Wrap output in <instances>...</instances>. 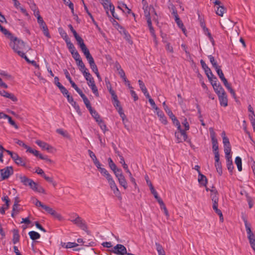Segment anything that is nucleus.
<instances>
[{
  "instance_id": "1",
  "label": "nucleus",
  "mask_w": 255,
  "mask_h": 255,
  "mask_svg": "<svg viewBox=\"0 0 255 255\" xmlns=\"http://www.w3.org/2000/svg\"><path fill=\"white\" fill-rule=\"evenodd\" d=\"M6 38L10 40L9 43L10 47L21 58L25 55L24 51L27 52L31 49L30 47L26 45V43L23 40L14 37L12 33H11V36L8 35Z\"/></svg>"
},
{
  "instance_id": "45",
  "label": "nucleus",
  "mask_w": 255,
  "mask_h": 255,
  "mask_svg": "<svg viewBox=\"0 0 255 255\" xmlns=\"http://www.w3.org/2000/svg\"><path fill=\"white\" fill-rule=\"evenodd\" d=\"M0 31L6 37L8 35L11 36V32L7 29H6L5 27H3L0 24Z\"/></svg>"
},
{
  "instance_id": "29",
  "label": "nucleus",
  "mask_w": 255,
  "mask_h": 255,
  "mask_svg": "<svg viewBox=\"0 0 255 255\" xmlns=\"http://www.w3.org/2000/svg\"><path fill=\"white\" fill-rule=\"evenodd\" d=\"M73 58L75 60L76 64L78 68L80 69V55L78 51H76L74 52L71 53Z\"/></svg>"
},
{
  "instance_id": "53",
  "label": "nucleus",
  "mask_w": 255,
  "mask_h": 255,
  "mask_svg": "<svg viewBox=\"0 0 255 255\" xmlns=\"http://www.w3.org/2000/svg\"><path fill=\"white\" fill-rule=\"evenodd\" d=\"M22 58L24 59L27 63L31 64L33 66H35V67H39V65L36 63L35 61L30 60L26 55L22 57Z\"/></svg>"
},
{
  "instance_id": "50",
  "label": "nucleus",
  "mask_w": 255,
  "mask_h": 255,
  "mask_svg": "<svg viewBox=\"0 0 255 255\" xmlns=\"http://www.w3.org/2000/svg\"><path fill=\"white\" fill-rule=\"evenodd\" d=\"M43 177L48 182L52 184L54 186L56 185V183L53 180V177L47 176L46 174L43 175Z\"/></svg>"
},
{
  "instance_id": "3",
  "label": "nucleus",
  "mask_w": 255,
  "mask_h": 255,
  "mask_svg": "<svg viewBox=\"0 0 255 255\" xmlns=\"http://www.w3.org/2000/svg\"><path fill=\"white\" fill-rule=\"evenodd\" d=\"M37 22L39 25L40 28L42 30L44 35L47 37H50L48 27L42 17L39 14H38L37 16Z\"/></svg>"
},
{
  "instance_id": "57",
  "label": "nucleus",
  "mask_w": 255,
  "mask_h": 255,
  "mask_svg": "<svg viewBox=\"0 0 255 255\" xmlns=\"http://www.w3.org/2000/svg\"><path fill=\"white\" fill-rule=\"evenodd\" d=\"M0 75L4 77L7 80H11L12 79V76L5 71H1L0 72Z\"/></svg>"
},
{
  "instance_id": "28",
  "label": "nucleus",
  "mask_w": 255,
  "mask_h": 255,
  "mask_svg": "<svg viewBox=\"0 0 255 255\" xmlns=\"http://www.w3.org/2000/svg\"><path fill=\"white\" fill-rule=\"evenodd\" d=\"M58 31L60 36L63 38L65 41H68L70 39L67 33L62 27L58 28Z\"/></svg>"
},
{
  "instance_id": "8",
  "label": "nucleus",
  "mask_w": 255,
  "mask_h": 255,
  "mask_svg": "<svg viewBox=\"0 0 255 255\" xmlns=\"http://www.w3.org/2000/svg\"><path fill=\"white\" fill-rule=\"evenodd\" d=\"M242 219L245 223L247 233L248 235V238H250L251 237L255 236L254 234L252 232L251 230V225L248 222L247 218L245 216H243Z\"/></svg>"
},
{
  "instance_id": "7",
  "label": "nucleus",
  "mask_w": 255,
  "mask_h": 255,
  "mask_svg": "<svg viewBox=\"0 0 255 255\" xmlns=\"http://www.w3.org/2000/svg\"><path fill=\"white\" fill-rule=\"evenodd\" d=\"M14 162L18 166H21L25 167L26 168L29 169L30 167L26 165L27 159L25 157H20L18 154L15 156V157L13 159Z\"/></svg>"
},
{
  "instance_id": "19",
  "label": "nucleus",
  "mask_w": 255,
  "mask_h": 255,
  "mask_svg": "<svg viewBox=\"0 0 255 255\" xmlns=\"http://www.w3.org/2000/svg\"><path fill=\"white\" fill-rule=\"evenodd\" d=\"M12 243L14 244H17L19 241L20 236L19 235V231L17 229H13L12 231Z\"/></svg>"
},
{
  "instance_id": "47",
  "label": "nucleus",
  "mask_w": 255,
  "mask_h": 255,
  "mask_svg": "<svg viewBox=\"0 0 255 255\" xmlns=\"http://www.w3.org/2000/svg\"><path fill=\"white\" fill-rule=\"evenodd\" d=\"M215 166L216 167L217 172L221 176L222 174V167L221 162L215 163Z\"/></svg>"
},
{
  "instance_id": "31",
  "label": "nucleus",
  "mask_w": 255,
  "mask_h": 255,
  "mask_svg": "<svg viewBox=\"0 0 255 255\" xmlns=\"http://www.w3.org/2000/svg\"><path fill=\"white\" fill-rule=\"evenodd\" d=\"M156 249L158 255H165V251L162 246L158 243H155Z\"/></svg>"
},
{
  "instance_id": "44",
  "label": "nucleus",
  "mask_w": 255,
  "mask_h": 255,
  "mask_svg": "<svg viewBox=\"0 0 255 255\" xmlns=\"http://www.w3.org/2000/svg\"><path fill=\"white\" fill-rule=\"evenodd\" d=\"M108 162L109 166L110 168H111V169L113 171H114V170H116V169L117 168V166L115 164V163L113 162V160L112 159V158L111 157H109L108 159Z\"/></svg>"
},
{
  "instance_id": "52",
  "label": "nucleus",
  "mask_w": 255,
  "mask_h": 255,
  "mask_svg": "<svg viewBox=\"0 0 255 255\" xmlns=\"http://www.w3.org/2000/svg\"><path fill=\"white\" fill-rule=\"evenodd\" d=\"M56 132L62 135L63 137H68V132L64 130L62 128H58L56 129Z\"/></svg>"
},
{
  "instance_id": "21",
  "label": "nucleus",
  "mask_w": 255,
  "mask_h": 255,
  "mask_svg": "<svg viewBox=\"0 0 255 255\" xmlns=\"http://www.w3.org/2000/svg\"><path fill=\"white\" fill-rule=\"evenodd\" d=\"M68 26L71 32L73 33V35L74 36L77 41V44L80 46V35L77 33V32L74 29V28H73V26L71 24H69Z\"/></svg>"
},
{
  "instance_id": "13",
  "label": "nucleus",
  "mask_w": 255,
  "mask_h": 255,
  "mask_svg": "<svg viewBox=\"0 0 255 255\" xmlns=\"http://www.w3.org/2000/svg\"><path fill=\"white\" fill-rule=\"evenodd\" d=\"M81 50L84 53L86 59L92 56L90 51L84 42L83 39L81 37Z\"/></svg>"
},
{
  "instance_id": "16",
  "label": "nucleus",
  "mask_w": 255,
  "mask_h": 255,
  "mask_svg": "<svg viewBox=\"0 0 255 255\" xmlns=\"http://www.w3.org/2000/svg\"><path fill=\"white\" fill-rule=\"evenodd\" d=\"M156 114L158 117L159 118L160 121L164 125H167L168 123V121L167 120V118L164 115L163 112L161 111L160 110H159L158 111H156Z\"/></svg>"
},
{
  "instance_id": "33",
  "label": "nucleus",
  "mask_w": 255,
  "mask_h": 255,
  "mask_svg": "<svg viewBox=\"0 0 255 255\" xmlns=\"http://www.w3.org/2000/svg\"><path fill=\"white\" fill-rule=\"evenodd\" d=\"M164 110L168 115V116L170 118L171 117H173L174 115L173 114L171 110L169 108L168 106L166 105L165 102H164L162 104Z\"/></svg>"
},
{
  "instance_id": "63",
  "label": "nucleus",
  "mask_w": 255,
  "mask_h": 255,
  "mask_svg": "<svg viewBox=\"0 0 255 255\" xmlns=\"http://www.w3.org/2000/svg\"><path fill=\"white\" fill-rule=\"evenodd\" d=\"M176 23H177L178 26L182 29V31L184 33V34L186 35V30L185 27H184V25L182 21L181 20L180 21H179V22H177Z\"/></svg>"
},
{
  "instance_id": "60",
  "label": "nucleus",
  "mask_w": 255,
  "mask_h": 255,
  "mask_svg": "<svg viewBox=\"0 0 255 255\" xmlns=\"http://www.w3.org/2000/svg\"><path fill=\"white\" fill-rule=\"evenodd\" d=\"M212 85L213 88L217 86L218 83L217 78L216 76H214L213 78L209 81Z\"/></svg>"
},
{
  "instance_id": "24",
  "label": "nucleus",
  "mask_w": 255,
  "mask_h": 255,
  "mask_svg": "<svg viewBox=\"0 0 255 255\" xmlns=\"http://www.w3.org/2000/svg\"><path fill=\"white\" fill-rule=\"evenodd\" d=\"M211 198L212 201L219 200L218 193L216 189L214 187H212L211 190Z\"/></svg>"
},
{
  "instance_id": "36",
  "label": "nucleus",
  "mask_w": 255,
  "mask_h": 255,
  "mask_svg": "<svg viewBox=\"0 0 255 255\" xmlns=\"http://www.w3.org/2000/svg\"><path fill=\"white\" fill-rule=\"evenodd\" d=\"M217 72V73L218 75L219 76V78H220L221 80L223 82H225L227 81V80L225 77L224 73L220 68V69H218L217 70H216Z\"/></svg>"
},
{
  "instance_id": "43",
  "label": "nucleus",
  "mask_w": 255,
  "mask_h": 255,
  "mask_svg": "<svg viewBox=\"0 0 255 255\" xmlns=\"http://www.w3.org/2000/svg\"><path fill=\"white\" fill-rule=\"evenodd\" d=\"M224 151L226 154V158L228 157H232L231 155H230V153L231 152V146H224Z\"/></svg>"
},
{
  "instance_id": "10",
  "label": "nucleus",
  "mask_w": 255,
  "mask_h": 255,
  "mask_svg": "<svg viewBox=\"0 0 255 255\" xmlns=\"http://www.w3.org/2000/svg\"><path fill=\"white\" fill-rule=\"evenodd\" d=\"M35 143L38 146L42 148L43 150H46L48 151L51 152V150L53 149V147L48 144L47 143L42 141L40 140H37L35 141Z\"/></svg>"
},
{
  "instance_id": "40",
  "label": "nucleus",
  "mask_w": 255,
  "mask_h": 255,
  "mask_svg": "<svg viewBox=\"0 0 255 255\" xmlns=\"http://www.w3.org/2000/svg\"><path fill=\"white\" fill-rule=\"evenodd\" d=\"M109 7H110V10L111 11V12L112 13V16L115 19L119 20L120 19L119 17H118V15L116 14L115 13V6H114V5L112 3H110Z\"/></svg>"
},
{
  "instance_id": "39",
  "label": "nucleus",
  "mask_w": 255,
  "mask_h": 255,
  "mask_svg": "<svg viewBox=\"0 0 255 255\" xmlns=\"http://www.w3.org/2000/svg\"><path fill=\"white\" fill-rule=\"evenodd\" d=\"M170 119H171L173 124L177 127V129H180V123L179 121L178 120V119L176 118V117L175 116V115L173 116V117H171Z\"/></svg>"
},
{
  "instance_id": "5",
  "label": "nucleus",
  "mask_w": 255,
  "mask_h": 255,
  "mask_svg": "<svg viewBox=\"0 0 255 255\" xmlns=\"http://www.w3.org/2000/svg\"><path fill=\"white\" fill-rule=\"evenodd\" d=\"M209 130L211 138L213 151V152H219L218 142L216 137V133L212 128H210Z\"/></svg>"
},
{
  "instance_id": "23",
  "label": "nucleus",
  "mask_w": 255,
  "mask_h": 255,
  "mask_svg": "<svg viewBox=\"0 0 255 255\" xmlns=\"http://www.w3.org/2000/svg\"><path fill=\"white\" fill-rule=\"evenodd\" d=\"M218 6L217 7L216 13L219 16H222L224 12L226 11V8L222 4H217Z\"/></svg>"
},
{
  "instance_id": "61",
  "label": "nucleus",
  "mask_w": 255,
  "mask_h": 255,
  "mask_svg": "<svg viewBox=\"0 0 255 255\" xmlns=\"http://www.w3.org/2000/svg\"><path fill=\"white\" fill-rule=\"evenodd\" d=\"M116 177H119L121 175H123L122 170L121 168H117L116 170L113 171Z\"/></svg>"
},
{
  "instance_id": "51",
  "label": "nucleus",
  "mask_w": 255,
  "mask_h": 255,
  "mask_svg": "<svg viewBox=\"0 0 255 255\" xmlns=\"http://www.w3.org/2000/svg\"><path fill=\"white\" fill-rule=\"evenodd\" d=\"M5 119H7L8 120V123L11 126H13L16 129H17L18 128V127L16 124L15 122L12 119L11 117L7 115Z\"/></svg>"
},
{
  "instance_id": "49",
  "label": "nucleus",
  "mask_w": 255,
  "mask_h": 255,
  "mask_svg": "<svg viewBox=\"0 0 255 255\" xmlns=\"http://www.w3.org/2000/svg\"><path fill=\"white\" fill-rule=\"evenodd\" d=\"M62 246L63 247H65V248H73L79 246V245L76 243L69 242L67 243L66 245L65 243H64V245H63Z\"/></svg>"
},
{
  "instance_id": "2",
  "label": "nucleus",
  "mask_w": 255,
  "mask_h": 255,
  "mask_svg": "<svg viewBox=\"0 0 255 255\" xmlns=\"http://www.w3.org/2000/svg\"><path fill=\"white\" fill-rule=\"evenodd\" d=\"M81 229L83 230L88 236V242L83 241L84 243H86L87 246H94L95 243L93 241V236L91 234L90 231L88 230V227L85 221L81 220Z\"/></svg>"
},
{
  "instance_id": "25",
  "label": "nucleus",
  "mask_w": 255,
  "mask_h": 255,
  "mask_svg": "<svg viewBox=\"0 0 255 255\" xmlns=\"http://www.w3.org/2000/svg\"><path fill=\"white\" fill-rule=\"evenodd\" d=\"M208 57L209 59L210 60V61L211 63L212 64L213 68L215 69L216 70H217L218 69H220L221 68V66H219L217 63V61L215 60L214 57L210 55H208Z\"/></svg>"
},
{
  "instance_id": "34",
  "label": "nucleus",
  "mask_w": 255,
  "mask_h": 255,
  "mask_svg": "<svg viewBox=\"0 0 255 255\" xmlns=\"http://www.w3.org/2000/svg\"><path fill=\"white\" fill-rule=\"evenodd\" d=\"M19 178L21 183L23 184V185L27 186L28 183L29 182V180L30 178H28L26 176L20 175L19 176Z\"/></svg>"
},
{
  "instance_id": "64",
  "label": "nucleus",
  "mask_w": 255,
  "mask_h": 255,
  "mask_svg": "<svg viewBox=\"0 0 255 255\" xmlns=\"http://www.w3.org/2000/svg\"><path fill=\"white\" fill-rule=\"evenodd\" d=\"M60 92L62 93V94L65 96L69 94L68 91L66 89V88L64 87L63 85L60 86V88H59Z\"/></svg>"
},
{
  "instance_id": "54",
  "label": "nucleus",
  "mask_w": 255,
  "mask_h": 255,
  "mask_svg": "<svg viewBox=\"0 0 255 255\" xmlns=\"http://www.w3.org/2000/svg\"><path fill=\"white\" fill-rule=\"evenodd\" d=\"M108 83H109V84L110 85V86H109L107 85V88H108V90H109V93L111 94V96H112V98H116V96H117V95H116V94L115 92V91L112 89V87H111V86L110 83V82H108Z\"/></svg>"
},
{
  "instance_id": "38",
  "label": "nucleus",
  "mask_w": 255,
  "mask_h": 255,
  "mask_svg": "<svg viewBox=\"0 0 255 255\" xmlns=\"http://www.w3.org/2000/svg\"><path fill=\"white\" fill-rule=\"evenodd\" d=\"M26 152H28L30 153L33 154L35 156L40 158V155H41V153H39V152L38 150H36L35 149H33L31 148L30 147H29L26 150Z\"/></svg>"
},
{
  "instance_id": "42",
  "label": "nucleus",
  "mask_w": 255,
  "mask_h": 255,
  "mask_svg": "<svg viewBox=\"0 0 255 255\" xmlns=\"http://www.w3.org/2000/svg\"><path fill=\"white\" fill-rule=\"evenodd\" d=\"M97 122L100 127L101 129L104 131V132H105L106 131L108 130L106 125L105 124L104 122L103 121V120L101 119L99 120V122Z\"/></svg>"
},
{
  "instance_id": "18",
  "label": "nucleus",
  "mask_w": 255,
  "mask_h": 255,
  "mask_svg": "<svg viewBox=\"0 0 255 255\" xmlns=\"http://www.w3.org/2000/svg\"><path fill=\"white\" fill-rule=\"evenodd\" d=\"M120 185L123 186L125 189L128 188V183L124 175H121L119 177H117Z\"/></svg>"
},
{
  "instance_id": "41",
  "label": "nucleus",
  "mask_w": 255,
  "mask_h": 255,
  "mask_svg": "<svg viewBox=\"0 0 255 255\" xmlns=\"http://www.w3.org/2000/svg\"><path fill=\"white\" fill-rule=\"evenodd\" d=\"M89 86L91 88L93 93L97 97L99 96V92L97 86L95 83H92V84H89Z\"/></svg>"
},
{
  "instance_id": "56",
  "label": "nucleus",
  "mask_w": 255,
  "mask_h": 255,
  "mask_svg": "<svg viewBox=\"0 0 255 255\" xmlns=\"http://www.w3.org/2000/svg\"><path fill=\"white\" fill-rule=\"evenodd\" d=\"M15 143H17L19 146H22L25 149H26V150H27L28 148L29 147L26 144H25L22 140L16 139Z\"/></svg>"
},
{
  "instance_id": "35",
  "label": "nucleus",
  "mask_w": 255,
  "mask_h": 255,
  "mask_svg": "<svg viewBox=\"0 0 255 255\" xmlns=\"http://www.w3.org/2000/svg\"><path fill=\"white\" fill-rule=\"evenodd\" d=\"M124 36V38L130 45L133 44V41L131 39V36L129 33L127 31L125 33H124L123 35Z\"/></svg>"
},
{
  "instance_id": "27",
  "label": "nucleus",
  "mask_w": 255,
  "mask_h": 255,
  "mask_svg": "<svg viewBox=\"0 0 255 255\" xmlns=\"http://www.w3.org/2000/svg\"><path fill=\"white\" fill-rule=\"evenodd\" d=\"M28 235L30 238L33 241H35L40 238V235L35 231H30Z\"/></svg>"
},
{
  "instance_id": "59",
  "label": "nucleus",
  "mask_w": 255,
  "mask_h": 255,
  "mask_svg": "<svg viewBox=\"0 0 255 255\" xmlns=\"http://www.w3.org/2000/svg\"><path fill=\"white\" fill-rule=\"evenodd\" d=\"M112 99L114 101V102H113V105H114V107L116 108V109L119 108L120 107H122L120 105V101H119V100L118 99V97L117 96H116V98H113Z\"/></svg>"
},
{
  "instance_id": "4",
  "label": "nucleus",
  "mask_w": 255,
  "mask_h": 255,
  "mask_svg": "<svg viewBox=\"0 0 255 255\" xmlns=\"http://www.w3.org/2000/svg\"><path fill=\"white\" fill-rule=\"evenodd\" d=\"M1 179L2 180L7 179L10 175L13 174V169L11 166L0 169Z\"/></svg>"
},
{
  "instance_id": "20",
  "label": "nucleus",
  "mask_w": 255,
  "mask_h": 255,
  "mask_svg": "<svg viewBox=\"0 0 255 255\" xmlns=\"http://www.w3.org/2000/svg\"><path fill=\"white\" fill-rule=\"evenodd\" d=\"M198 180L199 184L203 186H206L207 184V178L202 173L198 174Z\"/></svg>"
},
{
  "instance_id": "6",
  "label": "nucleus",
  "mask_w": 255,
  "mask_h": 255,
  "mask_svg": "<svg viewBox=\"0 0 255 255\" xmlns=\"http://www.w3.org/2000/svg\"><path fill=\"white\" fill-rule=\"evenodd\" d=\"M110 252L118 255H125L127 254L126 248L121 244H117Z\"/></svg>"
},
{
  "instance_id": "37",
  "label": "nucleus",
  "mask_w": 255,
  "mask_h": 255,
  "mask_svg": "<svg viewBox=\"0 0 255 255\" xmlns=\"http://www.w3.org/2000/svg\"><path fill=\"white\" fill-rule=\"evenodd\" d=\"M245 196L246 197L247 201L249 204V208L251 209L254 205V201L253 198L249 196V193L247 192H245Z\"/></svg>"
},
{
  "instance_id": "15",
  "label": "nucleus",
  "mask_w": 255,
  "mask_h": 255,
  "mask_svg": "<svg viewBox=\"0 0 255 255\" xmlns=\"http://www.w3.org/2000/svg\"><path fill=\"white\" fill-rule=\"evenodd\" d=\"M178 131H175V136L176 138L177 142L179 143L182 142V138L180 137H179V135H180V136H183L185 134H186V130H183L181 128V127H180V129H177Z\"/></svg>"
},
{
  "instance_id": "11",
  "label": "nucleus",
  "mask_w": 255,
  "mask_h": 255,
  "mask_svg": "<svg viewBox=\"0 0 255 255\" xmlns=\"http://www.w3.org/2000/svg\"><path fill=\"white\" fill-rule=\"evenodd\" d=\"M81 71L82 72L86 80L93 78L91 74L89 72V70L86 68L84 63L81 59Z\"/></svg>"
},
{
  "instance_id": "14",
  "label": "nucleus",
  "mask_w": 255,
  "mask_h": 255,
  "mask_svg": "<svg viewBox=\"0 0 255 255\" xmlns=\"http://www.w3.org/2000/svg\"><path fill=\"white\" fill-rule=\"evenodd\" d=\"M0 95L4 97L10 99L13 102H16L17 98L12 93H9L5 90L0 91Z\"/></svg>"
},
{
  "instance_id": "48",
  "label": "nucleus",
  "mask_w": 255,
  "mask_h": 255,
  "mask_svg": "<svg viewBox=\"0 0 255 255\" xmlns=\"http://www.w3.org/2000/svg\"><path fill=\"white\" fill-rule=\"evenodd\" d=\"M149 186L150 188V190L151 191V193L154 195V197L155 199L158 198V195L157 192L155 190L154 187L153 186L151 182H150V184H149Z\"/></svg>"
},
{
  "instance_id": "22",
  "label": "nucleus",
  "mask_w": 255,
  "mask_h": 255,
  "mask_svg": "<svg viewBox=\"0 0 255 255\" xmlns=\"http://www.w3.org/2000/svg\"><path fill=\"white\" fill-rule=\"evenodd\" d=\"M226 161H227V168H228V170L229 171V172H230L231 174H232L234 167V165L233 164L232 157L227 158Z\"/></svg>"
},
{
  "instance_id": "32",
  "label": "nucleus",
  "mask_w": 255,
  "mask_h": 255,
  "mask_svg": "<svg viewBox=\"0 0 255 255\" xmlns=\"http://www.w3.org/2000/svg\"><path fill=\"white\" fill-rule=\"evenodd\" d=\"M235 162L237 165L238 170L239 171H241L242 170V163L241 158L239 156L236 157L235 158Z\"/></svg>"
},
{
  "instance_id": "55",
  "label": "nucleus",
  "mask_w": 255,
  "mask_h": 255,
  "mask_svg": "<svg viewBox=\"0 0 255 255\" xmlns=\"http://www.w3.org/2000/svg\"><path fill=\"white\" fill-rule=\"evenodd\" d=\"M251 247L255 252V236L248 238Z\"/></svg>"
},
{
  "instance_id": "62",
  "label": "nucleus",
  "mask_w": 255,
  "mask_h": 255,
  "mask_svg": "<svg viewBox=\"0 0 255 255\" xmlns=\"http://www.w3.org/2000/svg\"><path fill=\"white\" fill-rule=\"evenodd\" d=\"M20 202L19 198L16 196L14 198V203L13 205V210L15 211L16 210V208L18 207L19 206L18 203Z\"/></svg>"
},
{
  "instance_id": "17",
  "label": "nucleus",
  "mask_w": 255,
  "mask_h": 255,
  "mask_svg": "<svg viewBox=\"0 0 255 255\" xmlns=\"http://www.w3.org/2000/svg\"><path fill=\"white\" fill-rule=\"evenodd\" d=\"M81 98H82L83 102L86 107V108L88 109L89 111H91L92 108L90 102L85 96L84 94L81 91Z\"/></svg>"
},
{
  "instance_id": "12",
  "label": "nucleus",
  "mask_w": 255,
  "mask_h": 255,
  "mask_svg": "<svg viewBox=\"0 0 255 255\" xmlns=\"http://www.w3.org/2000/svg\"><path fill=\"white\" fill-rule=\"evenodd\" d=\"M220 104L221 106L226 107L228 106L227 95L226 92L218 95Z\"/></svg>"
},
{
  "instance_id": "46",
  "label": "nucleus",
  "mask_w": 255,
  "mask_h": 255,
  "mask_svg": "<svg viewBox=\"0 0 255 255\" xmlns=\"http://www.w3.org/2000/svg\"><path fill=\"white\" fill-rule=\"evenodd\" d=\"M138 82L139 87H140L141 90L142 91V92L143 93V94H145L146 93H147V90L144 83L143 82V81L141 80H139L138 81Z\"/></svg>"
},
{
  "instance_id": "9",
  "label": "nucleus",
  "mask_w": 255,
  "mask_h": 255,
  "mask_svg": "<svg viewBox=\"0 0 255 255\" xmlns=\"http://www.w3.org/2000/svg\"><path fill=\"white\" fill-rule=\"evenodd\" d=\"M109 185L110 186L111 189L113 190L114 194L117 197V198L119 200H121L122 199L121 194L115 181L110 183Z\"/></svg>"
},
{
  "instance_id": "30",
  "label": "nucleus",
  "mask_w": 255,
  "mask_h": 255,
  "mask_svg": "<svg viewBox=\"0 0 255 255\" xmlns=\"http://www.w3.org/2000/svg\"><path fill=\"white\" fill-rule=\"evenodd\" d=\"M89 112L92 116L95 119L96 122H99V120L101 119L99 114L95 110L93 109V108L91 109V111H89Z\"/></svg>"
},
{
  "instance_id": "58",
  "label": "nucleus",
  "mask_w": 255,
  "mask_h": 255,
  "mask_svg": "<svg viewBox=\"0 0 255 255\" xmlns=\"http://www.w3.org/2000/svg\"><path fill=\"white\" fill-rule=\"evenodd\" d=\"M143 9L144 10V15H145L146 18H147L148 17H151L148 6L146 5V7H143Z\"/></svg>"
},
{
  "instance_id": "26",
  "label": "nucleus",
  "mask_w": 255,
  "mask_h": 255,
  "mask_svg": "<svg viewBox=\"0 0 255 255\" xmlns=\"http://www.w3.org/2000/svg\"><path fill=\"white\" fill-rule=\"evenodd\" d=\"M213 89L217 95L222 94V93L225 92L224 89L219 82H218L217 86L215 87V88Z\"/></svg>"
}]
</instances>
